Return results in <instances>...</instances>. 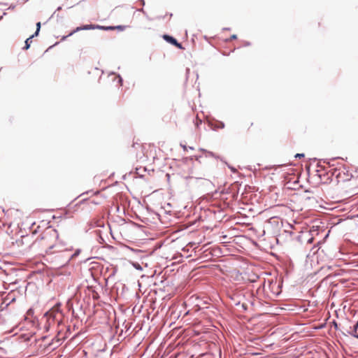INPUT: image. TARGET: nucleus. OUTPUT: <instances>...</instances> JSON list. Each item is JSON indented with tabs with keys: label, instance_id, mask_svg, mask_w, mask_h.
<instances>
[{
	"label": "nucleus",
	"instance_id": "f257e3e1",
	"mask_svg": "<svg viewBox=\"0 0 358 358\" xmlns=\"http://www.w3.org/2000/svg\"><path fill=\"white\" fill-rule=\"evenodd\" d=\"M200 150L202 151L203 152H204L206 157H215L216 159L219 158L218 156H217L215 153H213V152H212L210 151H208V150H206L205 149H203V148H201Z\"/></svg>",
	"mask_w": 358,
	"mask_h": 358
},
{
	"label": "nucleus",
	"instance_id": "f03ea898",
	"mask_svg": "<svg viewBox=\"0 0 358 358\" xmlns=\"http://www.w3.org/2000/svg\"><path fill=\"white\" fill-rule=\"evenodd\" d=\"M163 38L166 41L171 43L172 45L176 43V39L169 35L165 34L163 36Z\"/></svg>",
	"mask_w": 358,
	"mask_h": 358
},
{
	"label": "nucleus",
	"instance_id": "7ed1b4c3",
	"mask_svg": "<svg viewBox=\"0 0 358 358\" xmlns=\"http://www.w3.org/2000/svg\"><path fill=\"white\" fill-rule=\"evenodd\" d=\"M82 30H84V26H81V27H76L74 30H73L71 32H70L69 34V36H72L73 34H74L75 33L78 32V31H82Z\"/></svg>",
	"mask_w": 358,
	"mask_h": 358
},
{
	"label": "nucleus",
	"instance_id": "20e7f679",
	"mask_svg": "<svg viewBox=\"0 0 358 358\" xmlns=\"http://www.w3.org/2000/svg\"><path fill=\"white\" fill-rule=\"evenodd\" d=\"M103 29V30H110V29H114V27H103V26H100V25H95V29Z\"/></svg>",
	"mask_w": 358,
	"mask_h": 358
},
{
	"label": "nucleus",
	"instance_id": "39448f33",
	"mask_svg": "<svg viewBox=\"0 0 358 358\" xmlns=\"http://www.w3.org/2000/svg\"><path fill=\"white\" fill-rule=\"evenodd\" d=\"M31 43V37L27 38V40L25 41V45L24 47V49H25V50L29 49L30 47Z\"/></svg>",
	"mask_w": 358,
	"mask_h": 358
},
{
	"label": "nucleus",
	"instance_id": "423d86ee",
	"mask_svg": "<svg viewBox=\"0 0 358 358\" xmlns=\"http://www.w3.org/2000/svg\"><path fill=\"white\" fill-rule=\"evenodd\" d=\"M352 335L358 338V322L354 326Z\"/></svg>",
	"mask_w": 358,
	"mask_h": 358
},
{
	"label": "nucleus",
	"instance_id": "0eeeda50",
	"mask_svg": "<svg viewBox=\"0 0 358 358\" xmlns=\"http://www.w3.org/2000/svg\"><path fill=\"white\" fill-rule=\"evenodd\" d=\"M84 26V30L95 29V25L94 24H86Z\"/></svg>",
	"mask_w": 358,
	"mask_h": 358
},
{
	"label": "nucleus",
	"instance_id": "6e6552de",
	"mask_svg": "<svg viewBox=\"0 0 358 358\" xmlns=\"http://www.w3.org/2000/svg\"><path fill=\"white\" fill-rule=\"evenodd\" d=\"M304 157V154H302V153H297L296 155H295V157L296 158H301V157Z\"/></svg>",
	"mask_w": 358,
	"mask_h": 358
},
{
	"label": "nucleus",
	"instance_id": "1a4fd4ad",
	"mask_svg": "<svg viewBox=\"0 0 358 358\" xmlns=\"http://www.w3.org/2000/svg\"><path fill=\"white\" fill-rule=\"evenodd\" d=\"M124 27H125L124 26L119 25V26H117V27H115V29H119V30L122 31V30H124Z\"/></svg>",
	"mask_w": 358,
	"mask_h": 358
},
{
	"label": "nucleus",
	"instance_id": "9d476101",
	"mask_svg": "<svg viewBox=\"0 0 358 358\" xmlns=\"http://www.w3.org/2000/svg\"><path fill=\"white\" fill-rule=\"evenodd\" d=\"M134 266L138 270H141L142 269L141 266L138 264H134Z\"/></svg>",
	"mask_w": 358,
	"mask_h": 358
},
{
	"label": "nucleus",
	"instance_id": "9b49d317",
	"mask_svg": "<svg viewBox=\"0 0 358 358\" xmlns=\"http://www.w3.org/2000/svg\"><path fill=\"white\" fill-rule=\"evenodd\" d=\"M40 29H41V22H38V23H36V30H38V31H40Z\"/></svg>",
	"mask_w": 358,
	"mask_h": 358
},
{
	"label": "nucleus",
	"instance_id": "f8f14e48",
	"mask_svg": "<svg viewBox=\"0 0 358 358\" xmlns=\"http://www.w3.org/2000/svg\"><path fill=\"white\" fill-rule=\"evenodd\" d=\"M38 33H39V31H38V30H36L35 33H34L32 36H30V37H31V39H32L34 36H38Z\"/></svg>",
	"mask_w": 358,
	"mask_h": 358
},
{
	"label": "nucleus",
	"instance_id": "ddd939ff",
	"mask_svg": "<svg viewBox=\"0 0 358 358\" xmlns=\"http://www.w3.org/2000/svg\"><path fill=\"white\" fill-rule=\"evenodd\" d=\"M174 45H176V47L179 48H182V45L180 43H179L177 41H176V43L175 44H173Z\"/></svg>",
	"mask_w": 358,
	"mask_h": 358
},
{
	"label": "nucleus",
	"instance_id": "4468645a",
	"mask_svg": "<svg viewBox=\"0 0 358 358\" xmlns=\"http://www.w3.org/2000/svg\"><path fill=\"white\" fill-rule=\"evenodd\" d=\"M174 45H176V47L179 48H182V45L180 43H179L177 41H176V43L175 44H173Z\"/></svg>",
	"mask_w": 358,
	"mask_h": 358
},
{
	"label": "nucleus",
	"instance_id": "2eb2a0df",
	"mask_svg": "<svg viewBox=\"0 0 358 358\" xmlns=\"http://www.w3.org/2000/svg\"><path fill=\"white\" fill-rule=\"evenodd\" d=\"M69 36V34L67 36H62L61 40L62 41H65Z\"/></svg>",
	"mask_w": 358,
	"mask_h": 358
},
{
	"label": "nucleus",
	"instance_id": "dca6fc26",
	"mask_svg": "<svg viewBox=\"0 0 358 358\" xmlns=\"http://www.w3.org/2000/svg\"><path fill=\"white\" fill-rule=\"evenodd\" d=\"M219 127L222 128V129L224 128V124L223 122H220Z\"/></svg>",
	"mask_w": 358,
	"mask_h": 358
},
{
	"label": "nucleus",
	"instance_id": "f3484780",
	"mask_svg": "<svg viewBox=\"0 0 358 358\" xmlns=\"http://www.w3.org/2000/svg\"><path fill=\"white\" fill-rule=\"evenodd\" d=\"M237 38L236 35V34H234L231 36V39L233 40V39H236Z\"/></svg>",
	"mask_w": 358,
	"mask_h": 358
},
{
	"label": "nucleus",
	"instance_id": "a211bd4d",
	"mask_svg": "<svg viewBox=\"0 0 358 358\" xmlns=\"http://www.w3.org/2000/svg\"><path fill=\"white\" fill-rule=\"evenodd\" d=\"M229 169L233 171V172H236V169L234 168V167H231V166H229Z\"/></svg>",
	"mask_w": 358,
	"mask_h": 358
},
{
	"label": "nucleus",
	"instance_id": "6ab92c4d",
	"mask_svg": "<svg viewBox=\"0 0 358 358\" xmlns=\"http://www.w3.org/2000/svg\"><path fill=\"white\" fill-rule=\"evenodd\" d=\"M118 78H119V83H122V78L120 76H118Z\"/></svg>",
	"mask_w": 358,
	"mask_h": 358
},
{
	"label": "nucleus",
	"instance_id": "aec40b11",
	"mask_svg": "<svg viewBox=\"0 0 358 358\" xmlns=\"http://www.w3.org/2000/svg\"><path fill=\"white\" fill-rule=\"evenodd\" d=\"M182 148H183V150H186L187 149V146L186 145H182Z\"/></svg>",
	"mask_w": 358,
	"mask_h": 358
},
{
	"label": "nucleus",
	"instance_id": "412c9836",
	"mask_svg": "<svg viewBox=\"0 0 358 358\" xmlns=\"http://www.w3.org/2000/svg\"><path fill=\"white\" fill-rule=\"evenodd\" d=\"M140 1H141V3H142V4H143V5H144V4H145V1H144V0H140Z\"/></svg>",
	"mask_w": 358,
	"mask_h": 358
},
{
	"label": "nucleus",
	"instance_id": "4be33fe9",
	"mask_svg": "<svg viewBox=\"0 0 358 358\" xmlns=\"http://www.w3.org/2000/svg\"><path fill=\"white\" fill-rule=\"evenodd\" d=\"M189 150H194V148L193 147H189Z\"/></svg>",
	"mask_w": 358,
	"mask_h": 358
},
{
	"label": "nucleus",
	"instance_id": "5701e85b",
	"mask_svg": "<svg viewBox=\"0 0 358 358\" xmlns=\"http://www.w3.org/2000/svg\"><path fill=\"white\" fill-rule=\"evenodd\" d=\"M52 248H53V245H51L50 246L49 249L51 250Z\"/></svg>",
	"mask_w": 358,
	"mask_h": 358
}]
</instances>
